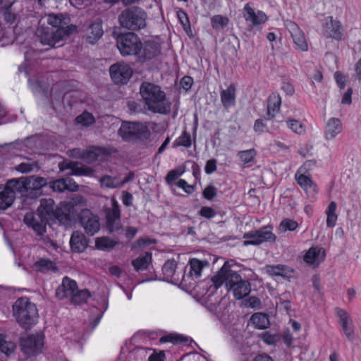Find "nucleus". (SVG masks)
<instances>
[{
	"label": "nucleus",
	"mask_w": 361,
	"mask_h": 361,
	"mask_svg": "<svg viewBox=\"0 0 361 361\" xmlns=\"http://www.w3.org/2000/svg\"><path fill=\"white\" fill-rule=\"evenodd\" d=\"M68 18L62 14H49L43 16L39 21L36 35L43 45L54 47L61 40L76 31V26L67 25Z\"/></svg>",
	"instance_id": "nucleus-1"
},
{
	"label": "nucleus",
	"mask_w": 361,
	"mask_h": 361,
	"mask_svg": "<svg viewBox=\"0 0 361 361\" xmlns=\"http://www.w3.org/2000/svg\"><path fill=\"white\" fill-rule=\"evenodd\" d=\"M233 261H228L224 263L221 269L212 279V281L216 288H219L223 284L233 292L234 297L243 299L251 291L250 283L247 280H243L240 275L236 271H233L231 267Z\"/></svg>",
	"instance_id": "nucleus-2"
},
{
	"label": "nucleus",
	"mask_w": 361,
	"mask_h": 361,
	"mask_svg": "<svg viewBox=\"0 0 361 361\" xmlns=\"http://www.w3.org/2000/svg\"><path fill=\"white\" fill-rule=\"evenodd\" d=\"M140 93L149 111L160 114L170 113L171 102L159 85L143 82L140 87Z\"/></svg>",
	"instance_id": "nucleus-3"
},
{
	"label": "nucleus",
	"mask_w": 361,
	"mask_h": 361,
	"mask_svg": "<svg viewBox=\"0 0 361 361\" xmlns=\"http://www.w3.org/2000/svg\"><path fill=\"white\" fill-rule=\"evenodd\" d=\"M9 184L22 196L36 200L42 195V189L48 185L45 178L30 176L9 180Z\"/></svg>",
	"instance_id": "nucleus-4"
},
{
	"label": "nucleus",
	"mask_w": 361,
	"mask_h": 361,
	"mask_svg": "<svg viewBox=\"0 0 361 361\" xmlns=\"http://www.w3.org/2000/svg\"><path fill=\"white\" fill-rule=\"evenodd\" d=\"M13 311L17 322L25 329L31 328L37 322V308L25 297L20 298L14 302Z\"/></svg>",
	"instance_id": "nucleus-5"
},
{
	"label": "nucleus",
	"mask_w": 361,
	"mask_h": 361,
	"mask_svg": "<svg viewBox=\"0 0 361 361\" xmlns=\"http://www.w3.org/2000/svg\"><path fill=\"white\" fill-rule=\"evenodd\" d=\"M147 15L141 8L133 6L125 9L118 16L121 26L130 30H140L147 25Z\"/></svg>",
	"instance_id": "nucleus-6"
},
{
	"label": "nucleus",
	"mask_w": 361,
	"mask_h": 361,
	"mask_svg": "<svg viewBox=\"0 0 361 361\" xmlns=\"http://www.w3.org/2000/svg\"><path fill=\"white\" fill-rule=\"evenodd\" d=\"M117 47L122 56L137 55L140 51L141 42L133 32L120 35L117 39Z\"/></svg>",
	"instance_id": "nucleus-7"
},
{
	"label": "nucleus",
	"mask_w": 361,
	"mask_h": 361,
	"mask_svg": "<svg viewBox=\"0 0 361 361\" xmlns=\"http://www.w3.org/2000/svg\"><path fill=\"white\" fill-rule=\"evenodd\" d=\"M149 133L145 124L135 122H123L118 130L119 135L126 140L145 138Z\"/></svg>",
	"instance_id": "nucleus-8"
},
{
	"label": "nucleus",
	"mask_w": 361,
	"mask_h": 361,
	"mask_svg": "<svg viewBox=\"0 0 361 361\" xmlns=\"http://www.w3.org/2000/svg\"><path fill=\"white\" fill-rule=\"evenodd\" d=\"M271 226H264L259 230L251 231L243 235L245 245H259L265 242L274 243L276 240V236L272 232Z\"/></svg>",
	"instance_id": "nucleus-9"
},
{
	"label": "nucleus",
	"mask_w": 361,
	"mask_h": 361,
	"mask_svg": "<svg viewBox=\"0 0 361 361\" xmlns=\"http://www.w3.org/2000/svg\"><path fill=\"white\" fill-rule=\"evenodd\" d=\"M109 73L111 80L116 84H126L132 77V68L123 62H118L110 66Z\"/></svg>",
	"instance_id": "nucleus-10"
},
{
	"label": "nucleus",
	"mask_w": 361,
	"mask_h": 361,
	"mask_svg": "<svg viewBox=\"0 0 361 361\" xmlns=\"http://www.w3.org/2000/svg\"><path fill=\"white\" fill-rule=\"evenodd\" d=\"M80 224L89 235H94L100 229L99 219L89 209H84L80 214Z\"/></svg>",
	"instance_id": "nucleus-11"
},
{
	"label": "nucleus",
	"mask_w": 361,
	"mask_h": 361,
	"mask_svg": "<svg viewBox=\"0 0 361 361\" xmlns=\"http://www.w3.org/2000/svg\"><path fill=\"white\" fill-rule=\"evenodd\" d=\"M44 345V337L41 334L28 335L21 338L20 346L24 353L32 355L40 353Z\"/></svg>",
	"instance_id": "nucleus-12"
},
{
	"label": "nucleus",
	"mask_w": 361,
	"mask_h": 361,
	"mask_svg": "<svg viewBox=\"0 0 361 361\" xmlns=\"http://www.w3.org/2000/svg\"><path fill=\"white\" fill-rule=\"evenodd\" d=\"M285 26L292 37L295 49L300 51H307L308 44L304 32L298 25L291 20H286Z\"/></svg>",
	"instance_id": "nucleus-13"
},
{
	"label": "nucleus",
	"mask_w": 361,
	"mask_h": 361,
	"mask_svg": "<svg viewBox=\"0 0 361 361\" xmlns=\"http://www.w3.org/2000/svg\"><path fill=\"white\" fill-rule=\"evenodd\" d=\"M322 34L326 37L341 41L343 37V29L338 21L332 17H327L323 23Z\"/></svg>",
	"instance_id": "nucleus-14"
},
{
	"label": "nucleus",
	"mask_w": 361,
	"mask_h": 361,
	"mask_svg": "<svg viewBox=\"0 0 361 361\" xmlns=\"http://www.w3.org/2000/svg\"><path fill=\"white\" fill-rule=\"evenodd\" d=\"M243 17L247 24L251 27H258L268 19L265 13L262 11H255L249 4H246L243 8Z\"/></svg>",
	"instance_id": "nucleus-15"
},
{
	"label": "nucleus",
	"mask_w": 361,
	"mask_h": 361,
	"mask_svg": "<svg viewBox=\"0 0 361 361\" xmlns=\"http://www.w3.org/2000/svg\"><path fill=\"white\" fill-rule=\"evenodd\" d=\"M111 205L112 208L106 211V226L110 233L116 232L121 228V211L116 199H112Z\"/></svg>",
	"instance_id": "nucleus-16"
},
{
	"label": "nucleus",
	"mask_w": 361,
	"mask_h": 361,
	"mask_svg": "<svg viewBox=\"0 0 361 361\" xmlns=\"http://www.w3.org/2000/svg\"><path fill=\"white\" fill-rule=\"evenodd\" d=\"M73 152L75 157L80 158L89 164L96 160H102L106 156V150L98 147H92L86 150L75 149Z\"/></svg>",
	"instance_id": "nucleus-17"
},
{
	"label": "nucleus",
	"mask_w": 361,
	"mask_h": 361,
	"mask_svg": "<svg viewBox=\"0 0 361 361\" xmlns=\"http://www.w3.org/2000/svg\"><path fill=\"white\" fill-rule=\"evenodd\" d=\"M295 178L297 183L302 188L309 197L314 198L318 192L317 184L309 174L296 172Z\"/></svg>",
	"instance_id": "nucleus-18"
},
{
	"label": "nucleus",
	"mask_w": 361,
	"mask_h": 361,
	"mask_svg": "<svg viewBox=\"0 0 361 361\" xmlns=\"http://www.w3.org/2000/svg\"><path fill=\"white\" fill-rule=\"evenodd\" d=\"M208 265L209 263L206 260H200L196 258L190 259L188 264V274L183 275L182 280L187 282L190 279L195 280L200 278L203 269Z\"/></svg>",
	"instance_id": "nucleus-19"
},
{
	"label": "nucleus",
	"mask_w": 361,
	"mask_h": 361,
	"mask_svg": "<svg viewBox=\"0 0 361 361\" xmlns=\"http://www.w3.org/2000/svg\"><path fill=\"white\" fill-rule=\"evenodd\" d=\"M326 252L324 248L320 247H310L303 257L304 261L313 267H317L325 258Z\"/></svg>",
	"instance_id": "nucleus-20"
},
{
	"label": "nucleus",
	"mask_w": 361,
	"mask_h": 361,
	"mask_svg": "<svg viewBox=\"0 0 361 361\" xmlns=\"http://www.w3.org/2000/svg\"><path fill=\"white\" fill-rule=\"evenodd\" d=\"M77 283L68 276L63 277L61 284L57 288L56 290V297L63 300L64 298H70L76 291Z\"/></svg>",
	"instance_id": "nucleus-21"
},
{
	"label": "nucleus",
	"mask_w": 361,
	"mask_h": 361,
	"mask_svg": "<svg viewBox=\"0 0 361 361\" xmlns=\"http://www.w3.org/2000/svg\"><path fill=\"white\" fill-rule=\"evenodd\" d=\"M16 192L14 186L9 184V180L4 187H0V209H6L13 204Z\"/></svg>",
	"instance_id": "nucleus-22"
},
{
	"label": "nucleus",
	"mask_w": 361,
	"mask_h": 361,
	"mask_svg": "<svg viewBox=\"0 0 361 361\" xmlns=\"http://www.w3.org/2000/svg\"><path fill=\"white\" fill-rule=\"evenodd\" d=\"M343 130V125L337 118H329L325 126L324 137L326 140H334Z\"/></svg>",
	"instance_id": "nucleus-23"
},
{
	"label": "nucleus",
	"mask_w": 361,
	"mask_h": 361,
	"mask_svg": "<svg viewBox=\"0 0 361 361\" xmlns=\"http://www.w3.org/2000/svg\"><path fill=\"white\" fill-rule=\"evenodd\" d=\"M70 246L74 252H83L88 246V240L80 231H74L70 239Z\"/></svg>",
	"instance_id": "nucleus-24"
},
{
	"label": "nucleus",
	"mask_w": 361,
	"mask_h": 361,
	"mask_svg": "<svg viewBox=\"0 0 361 361\" xmlns=\"http://www.w3.org/2000/svg\"><path fill=\"white\" fill-rule=\"evenodd\" d=\"M336 314L339 317V324L347 338L349 341H353L354 338L353 329L348 313L344 310L336 309Z\"/></svg>",
	"instance_id": "nucleus-25"
},
{
	"label": "nucleus",
	"mask_w": 361,
	"mask_h": 361,
	"mask_svg": "<svg viewBox=\"0 0 361 361\" xmlns=\"http://www.w3.org/2000/svg\"><path fill=\"white\" fill-rule=\"evenodd\" d=\"M160 53V47L157 42L148 41L142 45L141 44L140 51L138 56L145 60L151 59Z\"/></svg>",
	"instance_id": "nucleus-26"
},
{
	"label": "nucleus",
	"mask_w": 361,
	"mask_h": 361,
	"mask_svg": "<svg viewBox=\"0 0 361 361\" xmlns=\"http://www.w3.org/2000/svg\"><path fill=\"white\" fill-rule=\"evenodd\" d=\"M177 263L174 259L167 260L162 267L164 279L166 281L176 283L179 281V274L176 272Z\"/></svg>",
	"instance_id": "nucleus-27"
},
{
	"label": "nucleus",
	"mask_w": 361,
	"mask_h": 361,
	"mask_svg": "<svg viewBox=\"0 0 361 361\" xmlns=\"http://www.w3.org/2000/svg\"><path fill=\"white\" fill-rule=\"evenodd\" d=\"M49 187L55 192H63L66 190L75 191L78 185L71 178H62L48 183Z\"/></svg>",
	"instance_id": "nucleus-28"
},
{
	"label": "nucleus",
	"mask_w": 361,
	"mask_h": 361,
	"mask_svg": "<svg viewBox=\"0 0 361 361\" xmlns=\"http://www.w3.org/2000/svg\"><path fill=\"white\" fill-rule=\"evenodd\" d=\"M102 21L99 20L92 23L86 30L87 40L90 44L95 43L103 35Z\"/></svg>",
	"instance_id": "nucleus-29"
},
{
	"label": "nucleus",
	"mask_w": 361,
	"mask_h": 361,
	"mask_svg": "<svg viewBox=\"0 0 361 361\" xmlns=\"http://www.w3.org/2000/svg\"><path fill=\"white\" fill-rule=\"evenodd\" d=\"M281 104V98L278 93L274 92L271 94H270L268 99L267 104V115L268 119H271L278 114L280 109Z\"/></svg>",
	"instance_id": "nucleus-30"
},
{
	"label": "nucleus",
	"mask_w": 361,
	"mask_h": 361,
	"mask_svg": "<svg viewBox=\"0 0 361 361\" xmlns=\"http://www.w3.org/2000/svg\"><path fill=\"white\" fill-rule=\"evenodd\" d=\"M24 222L39 235L43 234L46 231V224L43 220L38 221L32 213H27L25 215Z\"/></svg>",
	"instance_id": "nucleus-31"
},
{
	"label": "nucleus",
	"mask_w": 361,
	"mask_h": 361,
	"mask_svg": "<svg viewBox=\"0 0 361 361\" xmlns=\"http://www.w3.org/2000/svg\"><path fill=\"white\" fill-rule=\"evenodd\" d=\"M221 101L223 106L228 109L235 104V87L234 85H230L226 90L221 92Z\"/></svg>",
	"instance_id": "nucleus-32"
},
{
	"label": "nucleus",
	"mask_w": 361,
	"mask_h": 361,
	"mask_svg": "<svg viewBox=\"0 0 361 361\" xmlns=\"http://www.w3.org/2000/svg\"><path fill=\"white\" fill-rule=\"evenodd\" d=\"M336 209L337 204L334 201H331L325 209L326 226L329 228H334L336 225L338 220Z\"/></svg>",
	"instance_id": "nucleus-33"
},
{
	"label": "nucleus",
	"mask_w": 361,
	"mask_h": 361,
	"mask_svg": "<svg viewBox=\"0 0 361 361\" xmlns=\"http://www.w3.org/2000/svg\"><path fill=\"white\" fill-rule=\"evenodd\" d=\"M250 321L255 327L259 329H267L270 325L268 316L262 312H257L252 314Z\"/></svg>",
	"instance_id": "nucleus-34"
},
{
	"label": "nucleus",
	"mask_w": 361,
	"mask_h": 361,
	"mask_svg": "<svg viewBox=\"0 0 361 361\" xmlns=\"http://www.w3.org/2000/svg\"><path fill=\"white\" fill-rule=\"evenodd\" d=\"M54 201L51 198H44L40 200L38 212L42 218H46V216L54 214Z\"/></svg>",
	"instance_id": "nucleus-35"
},
{
	"label": "nucleus",
	"mask_w": 361,
	"mask_h": 361,
	"mask_svg": "<svg viewBox=\"0 0 361 361\" xmlns=\"http://www.w3.org/2000/svg\"><path fill=\"white\" fill-rule=\"evenodd\" d=\"M102 187L106 188H117L121 187V179L118 176L104 175L99 178Z\"/></svg>",
	"instance_id": "nucleus-36"
},
{
	"label": "nucleus",
	"mask_w": 361,
	"mask_h": 361,
	"mask_svg": "<svg viewBox=\"0 0 361 361\" xmlns=\"http://www.w3.org/2000/svg\"><path fill=\"white\" fill-rule=\"evenodd\" d=\"M152 255L150 253H145L144 255L137 257L133 260L132 264L134 269L137 271H143L147 269L148 265L151 262Z\"/></svg>",
	"instance_id": "nucleus-37"
},
{
	"label": "nucleus",
	"mask_w": 361,
	"mask_h": 361,
	"mask_svg": "<svg viewBox=\"0 0 361 361\" xmlns=\"http://www.w3.org/2000/svg\"><path fill=\"white\" fill-rule=\"evenodd\" d=\"M25 161L21 162L15 167L16 171L23 173H27L39 169L37 161H32L27 158H25Z\"/></svg>",
	"instance_id": "nucleus-38"
},
{
	"label": "nucleus",
	"mask_w": 361,
	"mask_h": 361,
	"mask_svg": "<svg viewBox=\"0 0 361 361\" xmlns=\"http://www.w3.org/2000/svg\"><path fill=\"white\" fill-rule=\"evenodd\" d=\"M192 145V139L190 134L186 130H183L180 136H178L173 142V147H183L189 148Z\"/></svg>",
	"instance_id": "nucleus-39"
},
{
	"label": "nucleus",
	"mask_w": 361,
	"mask_h": 361,
	"mask_svg": "<svg viewBox=\"0 0 361 361\" xmlns=\"http://www.w3.org/2000/svg\"><path fill=\"white\" fill-rule=\"evenodd\" d=\"M90 297V293L87 289L78 290L73 292L71 297V302L75 305H80L86 302L87 299Z\"/></svg>",
	"instance_id": "nucleus-40"
},
{
	"label": "nucleus",
	"mask_w": 361,
	"mask_h": 361,
	"mask_svg": "<svg viewBox=\"0 0 361 361\" xmlns=\"http://www.w3.org/2000/svg\"><path fill=\"white\" fill-rule=\"evenodd\" d=\"M116 243L108 237H102L96 239L95 246L101 250H110L113 249Z\"/></svg>",
	"instance_id": "nucleus-41"
},
{
	"label": "nucleus",
	"mask_w": 361,
	"mask_h": 361,
	"mask_svg": "<svg viewBox=\"0 0 361 361\" xmlns=\"http://www.w3.org/2000/svg\"><path fill=\"white\" fill-rule=\"evenodd\" d=\"M257 156V152L254 149L240 151L238 157L243 165L252 162Z\"/></svg>",
	"instance_id": "nucleus-42"
},
{
	"label": "nucleus",
	"mask_w": 361,
	"mask_h": 361,
	"mask_svg": "<svg viewBox=\"0 0 361 361\" xmlns=\"http://www.w3.org/2000/svg\"><path fill=\"white\" fill-rule=\"evenodd\" d=\"M34 267L39 271H47L56 269L55 264L47 259H40L34 264Z\"/></svg>",
	"instance_id": "nucleus-43"
},
{
	"label": "nucleus",
	"mask_w": 361,
	"mask_h": 361,
	"mask_svg": "<svg viewBox=\"0 0 361 361\" xmlns=\"http://www.w3.org/2000/svg\"><path fill=\"white\" fill-rule=\"evenodd\" d=\"M267 271L271 275L286 276L288 271V267L285 265H269L267 267Z\"/></svg>",
	"instance_id": "nucleus-44"
},
{
	"label": "nucleus",
	"mask_w": 361,
	"mask_h": 361,
	"mask_svg": "<svg viewBox=\"0 0 361 361\" xmlns=\"http://www.w3.org/2000/svg\"><path fill=\"white\" fill-rule=\"evenodd\" d=\"M298 226V224L295 221L285 219L281 222L277 231L279 233H285L288 231H295Z\"/></svg>",
	"instance_id": "nucleus-45"
},
{
	"label": "nucleus",
	"mask_w": 361,
	"mask_h": 361,
	"mask_svg": "<svg viewBox=\"0 0 361 361\" xmlns=\"http://www.w3.org/2000/svg\"><path fill=\"white\" fill-rule=\"evenodd\" d=\"M70 167L75 175L90 176L93 172L91 168L78 163L71 162Z\"/></svg>",
	"instance_id": "nucleus-46"
},
{
	"label": "nucleus",
	"mask_w": 361,
	"mask_h": 361,
	"mask_svg": "<svg viewBox=\"0 0 361 361\" xmlns=\"http://www.w3.org/2000/svg\"><path fill=\"white\" fill-rule=\"evenodd\" d=\"M76 122L82 126H89L95 121L93 115L87 111H84L82 114L76 118Z\"/></svg>",
	"instance_id": "nucleus-47"
},
{
	"label": "nucleus",
	"mask_w": 361,
	"mask_h": 361,
	"mask_svg": "<svg viewBox=\"0 0 361 361\" xmlns=\"http://www.w3.org/2000/svg\"><path fill=\"white\" fill-rule=\"evenodd\" d=\"M16 345L11 341H6L2 335H0V351L3 353L10 355L13 353Z\"/></svg>",
	"instance_id": "nucleus-48"
},
{
	"label": "nucleus",
	"mask_w": 361,
	"mask_h": 361,
	"mask_svg": "<svg viewBox=\"0 0 361 361\" xmlns=\"http://www.w3.org/2000/svg\"><path fill=\"white\" fill-rule=\"evenodd\" d=\"M287 126L293 132L301 135L305 132V126L299 121L291 119L287 121Z\"/></svg>",
	"instance_id": "nucleus-49"
},
{
	"label": "nucleus",
	"mask_w": 361,
	"mask_h": 361,
	"mask_svg": "<svg viewBox=\"0 0 361 361\" xmlns=\"http://www.w3.org/2000/svg\"><path fill=\"white\" fill-rule=\"evenodd\" d=\"M262 340L268 345H275L280 340V336L277 334H271L269 331H265L261 334Z\"/></svg>",
	"instance_id": "nucleus-50"
},
{
	"label": "nucleus",
	"mask_w": 361,
	"mask_h": 361,
	"mask_svg": "<svg viewBox=\"0 0 361 361\" xmlns=\"http://www.w3.org/2000/svg\"><path fill=\"white\" fill-rule=\"evenodd\" d=\"M212 25L214 29L219 30L222 28L228 23V18L220 15L214 16L212 18Z\"/></svg>",
	"instance_id": "nucleus-51"
},
{
	"label": "nucleus",
	"mask_w": 361,
	"mask_h": 361,
	"mask_svg": "<svg viewBox=\"0 0 361 361\" xmlns=\"http://www.w3.org/2000/svg\"><path fill=\"white\" fill-rule=\"evenodd\" d=\"M161 343L171 342L173 343H179L184 342L183 337L180 335L171 334L166 336H162L160 338Z\"/></svg>",
	"instance_id": "nucleus-52"
},
{
	"label": "nucleus",
	"mask_w": 361,
	"mask_h": 361,
	"mask_svg": "<svg viewBox=\"0 0 361 361\" xmlns=\"http://www.w3.org/2000/svg\"><path fill=\"white\" fill-rule=\"evenodd\" d=\"M315 166V160H307L298 169L296 172L308 174L309 171L312 170Z\"/></svg>",
	"instance_id": "nucleus-53"
},
{
	"label": "nucleus",
	"mask_w": 361,
	"mask_h": 361,
	"mask_svg": "<svg viewBox=\"0 0 361 361\" xmlns=\"http://www.w3.org/2000/svg\"><path fill=\"white\" fill-rule=\"evenodd\" d=\"M183 173V171L181 169L171 170L168 173L166 177V180L167 183H171L180 176Z\"/></svg>",
	"instance_id": "nucleus-54"
},
{
	"label": "nucleus",
	"mask_w": 361,
	"mask_h": 361,
	"mask_svg": "<svg viewBox=\"0 0 361 361\" xmlns=\"http://www.w3.org/2000/svg\"><path fill=\"white\" fill-rule=\"evenodd\" d=\"M334 78L339 88L343 89L345 86L346 82L348 81L347 76L337 71L334 73Z\"/></svg>",
	"instance_id": "nucleus-55"
},
{
	"label": "nucleus",
	"mask_w": 361,
	"mask_h": 361,
	"mask_svg": "<svg viewBox=\"0 0 361 361\" xmlns=\"http://www.w3.org/2000/svg\"><path fill=\"white\" fill-rule=\"evenodd\" d=\"M199 213L207 219H212L216 216V212L210 207H202Z\"/></svg>",
	"instance_id": "nucleus-56"
},
{
	"label": "nucleus",
	"mask_w": 361,
	"mask_h": 361,
	"mask_svg": "<svg viewBox=\"0 0 361 361\" xmlns=\"http://www.w3.org/2000/svg\"><path fill=\"white\" fill-rule=\"evenodd\" d=\"M204 197L207 200H212L216 195V189L212 185H209L203 191Z\"/></svg>",
	"instance_id": "nucleus-57"
},
{
	"label": "nucleus",
	"mask_w": 361,
	"mask_h": 361,
	"mask_svg": "<svg viewBox=\"0 0 361 361\" xmlns=\"http://www.w3.org/2000/svg\"><path fill=\"white\" fill-rule=\"evenodd\" d=\"M61 209L66 211L64 213L65 219H68L70 214L73 209V204L71 202H64L61 204Z\"/></svg>",
	"instance_id": "nucleus-58"
},
{
	"label": "nucleus",
	"mask_w": 361,
	"mask_h": 361,
	"mask_svg": "<svg viewBox=\"0 0 361 361\" xmlns=\"http://www.w3.org/2000/svg\"><path fill=\"white\" fill-rule=\"evenodd\" d=\"M216 169V161L214 159H209L207 161L204 168L205 173L211 174L214 172Z\"/></svg>",
	"instance_id": "nucleus-59"
},
{
	"label": "nucleus",
	"mask_w": 361,
	"mask_h": 361,
	"mask_svg": "<svg viewBox=\"0 0 361 361\" xmlns=\"http://www.w3.org/2000/svg\"><path fill=\"white\" fill-rule=\"evenodd\" d=\"M177 186L180 188H182L185 192L190 194L192 193L194 190V188L192 185H189L185 180L180 179L177 182Z\"/></svg>",
	"instance_id": "nucleus-60"
},
{
	"label": "nucleus",
	"mask_w": 361,
	"mask_h": 361,
	"mask_svg": "<svg viewBox=\"0 0 361 361\" xmlns=\"http://www.w3.org/2000/svg\"><path fill=\"white\" fill-rule=\"evenodd\" d=\"M193 83V79L190 76H185L180 80V85L184 90H189Z\"/></svg>",
	"instance_id": "nucleus-61"
},
{
	"label": "nucleus",
	"mask_w": 361,
	"mask_h": 361,
	"mask_svg": "<svg viewBox=\"0 0 361 361\" xmlns=\"http://www.w3.org/2000/svg\"><path fill=\"white\" fill-rule=\"evenodd\" d=\"M133 195L130 192H128L127 191L123 192L122 202L124 205L130 206L133 204Z\"/></svg>",
	"instance_id": "nucleus-62"
},
{
	"label": "nucleus",
	"mask_w": 361,
	"mask_h": 361,
	"mask_svg": "<svg viewBox=\"0 0 361 361\" xmlns=\"http://www.w3.org/2000/svg\"><path fill=\"white\" fill-rule=\"evenodd\" d=\"M266 124L264 123L263 119H257L254 124V130L257 133H262L264 131Z\"/></svg>",
	"instance_id": "nucleus-63"
},
{
	"label": "nucleus",
	"mask_w": 361,
	"mask_h": 361,
	"mask_svg": "<svg viewBox=\"0 0 361 361\" xmlns=\"http://www.w3.org/2000/svg\"><path fill=\"white\" fill-rule=\"evenodd\" d=\"M164 353L161 351L159 353H152L148 358V361H164Z\"/></svg>",
	"instance_id": "nucleus-64"
}]
</instances>
